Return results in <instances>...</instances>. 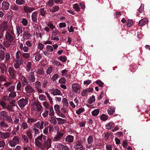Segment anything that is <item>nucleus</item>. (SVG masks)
Segmentation results:
<instances>
[{"instance_id": "f257e3e1", "label": "nucleus", "mask_w": 150, "mask_h": 150, "mask_svg": "<svg viewBox=\"0 0 150 150\" xmlns=\"http://www.w3.org/2000/svg\"><path fill=\"white\" fill-rule=\"evenodd\" d=\"M14 35L13 31H11V33L8 32H6L5 37L6 40H8L10 42H13L14 40L13 35Z\"/></svg>"}, {"instance_id": "f03ea898", "label": "nucleus", "mask_w": 150, "mask_h": 150, "mask_svg": "<svg viewBox=\"0 0 150 150\" xmlns=\"http://www.w3.org/2000/svg\"><path fill=\"white\" fill-rule=\"evenodd\" d=\"M33 106L34 107V110L38 112L40 111L42 108V105H40L39 102H34L33 105Z\"/></svg>"}, {"instance_id": "7ed1b4c3", "label": "nucleus", "mask_w": 150, "mask_h": 150, "mask_svg": "<svg viewBox=\"0 0 150 150\" xmlns=\"http://www.w3.org/2000/svg\"><path fill=\"white\" fill-rule=\"evenodd\" d=\"M28 101L26 99L22 98L18 101V103L20 107H24L27 104Z\"/></svg>"}, {"instance_id": "20e7f679", "label": "nucleus", "mask_w": 150, "mask_h": 150, "mask_svg": "<svg viewBox=\"0 0 150 150\" xmlns=\"http://www.w3.org/2000/svg\"><path fill=\"white\" fill-rule=\"evenodd\" d=\"M33 88L29 85H27L25 88V92L27 93H31L34 91Z\"/></svg>"}, {"instance_id": "39448f33", "label": "nucleus", "mask_w": 150, "mask_h": 150, "mask_svg": "<svg viewBox=\"0 0 150 150\" xmlns=\"http://www.w3.org/2000/svg\"><path fill=\"white\" fill-rule=\"evenodd\" d=\"M51 142L50 139H48L46 141H45L43 144V149L46 147L47 149H48L51 147Z\"/></svg>"}, {"instance_id": "423d86ee", "label": "nucleus", "mask_w": 150, "mask_h": 150, "mask_svg": "<svg viewBox=\"0 0 150 150\" xmlns=\"http://www.w3.org/2000/svg\"><path fill=\"white\" fill-rule=\"evenodd\" d=\"M34 74V72H32L28 77V79L30 83H32L35 82V77Z\"/></svg>"}, {"instance_id": "0eeeda50", "label": "nucleus", "mask_w": 150, "mask_h": 150, "mask_svg": "<svg viewBox=\"0 0 150 150\" xmlns=\"http://www.w3.org/2000/svg\"><path fill=\"white\" fill-rule=\"evenodd\" d=\"M23 9L25 12L28 14V13H30L35 9L34 7H31L25 5L23 7Z\"/></svg>"}, {"instance_id": "6e6552de", "label": "nucleus", "mask_w": 150, "mask_h": 150, "mask_svg": "<svg viewBox=\"0 0 150 150\" xmlns=\"http://www.w3.org/2000/svg\"><path fill=\"white\" fill-rule=\"evenodd\" d=\"M63 136V133L58 131L56 136L54 137L53 139L54 141H59Z\"/></svg>"}, {"instance_id": "1a4fd4ad", "label": "nucleus", "mask_w": 150, "mask_h": 150, "mask_svg": "<svg viewBox=\"0 0 150 150\" xmlns=\"http://www.w3.org/2000/svg\"><path fill=\"white\" fill-rule=\"evenodd\" d=\"M7 22H4L0 24V30L2 32L6 30L8 28Z\"/></svg>"}, {"instance_id": "9d476101", "label": "nucleus", "mask_w": 150, "mask_h": 150, "mask_svg": "<svg viewBox=\"0 0 150 150\" xmlns=\"http://www.w3.org/2000/svg\"><path fill=\"white\" fill-rule=\"evenodd\" d=\"M93 141V137L91 136H90L88 138V145H86V147L87 148H90L91 146Z\"/></svg>"}, {"instance_id": "9b49d317", "label": "nucleus", "mask_w": 150, "mask_h": 150, "mask_svg": "<svg viewBox=\"0 0 150 150\" xmlns=\"http://www.w3.org/2000/svg\"><path fill=\"white\" fill-rule=\"evenodd\" d=\"M11 135L9 132L3 133L0 131V137L3 139H6L9 137Z\"/></svg>"}, {"instance_id": "f8f14e48", "label": "nucleus", "mask_w": 150, "mask_h": 150, "mask_svg": "<svg viewBox=\"0 0 150 150\" xmlns=\"http://www.w3.org/2000/svg\"><path fill=\"white\" fill-rule=\"evenodd\" d=\"M148 20L146 18H144L140 20L138 23V25L139 26H142L146 24Z\"/></svg>"}, {"instance_id": "ddd939ff", "label": "nucleus", "mask_w": 150, "mask_h": 150, "mask_svg": "<svg viewBox=\"0 0 150 150\" xmlns=\"http://www.w3.org/2000/svg\"><path fill=\"white\" fill-rule=\"evenodd\" d=\"M83 147V146L81 141H77L76 143L74 148L75 150H77L79 149H81Z\"/></svg>"}, {"instance_id": "4468645a", "label": "nucleus", "mask_w": 150, "mask_h": 150, "mask_svg": "<svg viewBox=\"0 0 150 150\" xmlns=\"http://www.w3.org/2000/svg\"><path fill=\"white\" fill-rule=\"evenodd\" d=\"M72 87L74 91L77 92L81 88L80 85L77 83H74L72 85Z\"/></svg>"}, {"instance_id": "2eb2a0df", "label": "nucleus", "mask_w": 150, "mask_h": 150, "mask_svg": "<svg viewBox=\"0 0 150 150\" xmlns=\"http://www.w3.org/2000/svg\"><path fill=\"white\" fill-rule=\"evenodd\" d=\"M23 62V60L21 59L16 60L15 62L14 65V67L16 69L18 68L19 67V66Z\"/></svg>"}, {"instance_id": "dca6fc26", "label": "nucleus", "mask_w": 150, "mask_h": 150, "mask_svg": "<svg viewBox=\"0 0 150 150\" xmlns=\"http://www.w3.org/2000/svg\"><path fill=\"white\" fill-rule=\"evenodd\" d=\"M44 124V122L43 121H41V122L39 121L36 123L34 125V127L40 129H42L43 128Z\"/></svg>"}, {"instance_id": "f3484780", "label": "nucleus", "mask_w": 150, "mask_h": 150, "mask_svg": "<svg viewBox=\"0 0 150 150\" xmlns=\"http://www.w3.org/2000/svg\"><path fill=\"white\" fill-rule=\"evenodd\" d=\"M2 5L3 9L6 10L8 9L9 4L6 1H3L2 3Z\"/></svg>"}, {"instance_id": "a211bd4d", "label": "nucleus", "mask_w": 150, "mask_h": 150, "mask_svg": "<svg viewBox=\"0 0 150 150\" xmlns=\"http://www.w3.org/2000/svg\"><path fill=\"white\" fill-rule=\"evenodd\" d=\"M51 38V39L52 40H59V38L57 35V33L55 32H53Z\"/></svg>"}, {"instance_id": "6ab92c4d", "label": "nucleus", "mask_w": 150, "mask_h": 150, "mask_svg": "<svg viewBox=\"0 0 150 150\" xmlns=\"http://www.w3.org/2000/svg\"><path fill=\"white\" fill-rule=\"evenodd\" d=\"M37 13L36 12H34L32 15V19L33 21L37 23Z\"/></svg>"}, {"instance_id": "aec40b11", "label": "nucleus", "mask_w": 150, "mask_h": 150, "mask_svg": "<svg viewBox=\"0 0 150 150\" xmlns=\"http://www.w3.org/2000/svg\"><path fill=\"white\" fill-rule=\"evenodd\" d=\"M57 148L60 150H69V148L68 147L62 144H59Z\"/></svg>"}, {"instance_id": "412c9836", "label": "nucleus", "mask_w": 150, "mask_h": 150, "mask_svg": "<svg viewBox=\"0 0 150 150\" xmlns=\"http://www.w3.org/2000/svg\"><path fill=\"white\" fill-rule=\"evenodd\" d=\"M54 109L56 111V112L58 115H59L60 116V114L59 111V105H55L54 106ZM61 115H62V117H65V115H62V114H61Z\"/></svg>"}, {"instance_id": "4be33fe9", "label": "nucleus", "mask_w": 150, "mask_h": 150, "mask_svg": "<svg viewBox=\"0 0 150 150\" xmlns=\"http://www.w3.org/2000/svg\"><path fill=\"white\" fill-rule=\"evenodd\" d=\"M51 93L54 95H60L61 92L58 89H56L55 90H52Z\"/></svg>"}, {"instance_id": "5701e85b", "label": "nucleus", "mask_w": 150, "mask_h": 150, "mask_svg": "<svg viewBox=\"0 0 150 150\" xmlns=\"http://www.w3.org/2000/svg\"><path fill=\"white\" fill-rule=\"evenodd\" d=\"M35 143L36 145L39 148L43 149V146L42 143L37 139H35Z\"/></svg>"}, {"instance_id": "b1692460", "label": "nucleus", "mask_w": 150, "mask_h": 150, "mask_svg": "<svg viewBox=\"0 0 150 150\" xmlns=\"http://www.w3.org/2000/svg\"><path fill=\"white\" fill-rule=\"evenodd\" d=\"M73 137L72 136L69 135L65 139L66 142H71L73 141Z\"/></svg>"}, {"instance_id": "393cba45", "label": "nucleus", "mask_w": 150, "mask_h": 150, "mask_svg": "<svg viewBox=\"0 0 150 150\" xmlns=\"http://www.w3.org/2000/svg\"><path fill=\"white\" fill-rule=\"evenodd\" d=\"M5 53L2 50L0 51V62L2 61L4 58Z\"/></svg>"}, {"instance_id": "a878e982", "label": "nucleus", "mask_w": 150, "mask_h": 150, "mask_svg": "<svg viewBox=\"0 0 150 150\" xmlns=\"http://www.w3.org/2000/svg\"><path fill=\"white\" fill-rule=\"evenodd\" d=\"M7 40L4 42V45L6 47H9L10 46L12 45L11 42Z\"/></svg>"}, {"instance_id": "bb28decb", "label": "nucleus", "mask_w": 150, "mask_h": 150, "mask_svg": "<svg viewBox=\"0 0 150 150\" xmlns=\"http://www.w3.org/2000/svg\"><path fill=\"white\" fill-rule=\"evenodd\" d=\"M8 71L11 75H13L16 73L15 71L12 67H10L8 69Z\"/></svg>"}, {"instance_id": "cd10ccee", "label": "nucleus", "mask_w": 150, "mask_h": 150, "mask_svg": "<svg viewBox=\"0 0 150 150\" xmlns=\"http://www.w3.org/2000/svg\"><path fill=\"white\" fill-rule=\"evenodd\" d=\"M21 80L22 82V85H27L28 84L27 79L24 76H22L21 78Z\"/></svg>"}, {"instance_id": "c85d7f7f", "label": "nucleus", "mask_w": 150, "mask_h": 150, "mask_svg": "<svg viewBox=\"0 0 150 150\" xmlns=\"http://www.w3.org/2000/svg\"><path fill=\"white\" fill-rule=\"evenodd\" d=\"M115 111V108H113L110 107L108 110V112L110 115H112Z\"/></svg>"}, {"instance_id": "c756f323", "label": "nucleus", "mask_w": 150, "mask_h": 150, "mask_svg": "<svg viewBox=\"0 0 150 150\" xmlns=\"http://www.w3.org/2000/svg\"><path fill=\"white\" fill-rule=\"evenodd\" d=\"M22 138L23 140V141L24 142L28 143L29 142V140L28 137L25 135H23L22 136Z\"/></svg>"}, {"instance_id": "7c9ffc66", "label": "nucleus", "mask_w": 150, "mask_h": 150, "mask_svg": "<svg viewBox=\"0 0 150 150\" xmlns=\"http://www.w3.org/2000/svg\"><path fill=\"white\" fill-rule=\"evenodd\" d=\"M113 123L112 122H110L105 125L106 129H110L111 127H113Z\"/></svg>"}, {"instance_id": "2f4dec72", "label": "nucleus", "mask_w": 150, "mask_h": 150, "mask_svg": "<svg viewBox=\"0 0 150 150\" xmlns=\"http://www.w3.org/2000/svg\"><path fill=\"white\" fill-rule=\"evenodd\" d=\"M20 138L18 137L17 136H15L13 138V141L14 142V143L16 144H18L19 142Z\"/></svg>"}, {"instance_id": "473e14b6", "label": "nucleus", "mask_w": 150, "mask_h": 150, "mask_svg": "<svg viewBox=\"0 0 150 150\" xmlns=\"http://www.w3.org/2000/svg\"><path fill=\"white\" fill-rule=\"evenodd\" d=\"M7 112L5 111H3L1 112L0 113V116L4 119L6 117Z\"/></svg>"}, {"instance_id": "72a5a7b5", "label": "nucleus", "mask_w": 150, "mask_h": 150, "mask_svg": "<svg viewBox=\"0 0 150 150\" xmlns=\"http://www.w3.org/2000/svg\"><path fill=\"white\" fill-rule=\"evenodd\" d=\"M16 31L18 36H19L20 34L22 33V29L20 27L18 26L16 27Z\"/></svg>"}, {"instance_id": "f704fd0d", "label": "nucleus", "mask_w": 150, "mask_h": 150, "mask_svg": "<svg viewBox=\"0 0 150 150\" xmlns=\"http://www.w3.org/2000/svg\"><path fill=\"white\" fill-rule=\"evenodd\" d=\"M0 125L1 127H8V124L4 121H1L0 122Z\"/></svg>"}, {"instance_id": "c9c22d12", "label": "nucleus", "mask_w": 150, "mask_h": 150, "mask_svg": "<svg viewBox=\"0 0 150 150\" xmlns=\"http://www.w3.org/2000/svg\"><path fill=\"white\" fill-rule=\"evenodd\" d=\"M58 123L59 124H62L66 122V120L60 118H57Z\"/></svg>"}, {"instance_id": "e433bc0d", "label": "nucleus", "mask_w": 150, "mask_h": 150, "mask_svg": "<svg viewBox=\"0 0 150 150\" xmlns=\"http://www.w3.org/2000/svg\"><path fill=\"white\" fill-rule=\"evenodd\" d=\"M59 9V8L57 6H55L53 8L50 9V11L52 13L58 11Z\"/></svg>"}, {"instance_id": "4c0bfd02", "label": "nucleus", "mask_w": 150, "mask_h": 150, "mask_svg": "<svg viewBox=\"0 0 150 150\" xmlns=\"http://www.w3.org/2000/svg\"><path fill=\"white\" fill-rule=\"evenodd\" d=\"M62 102L63 103V105L66 107H68L69 105L67 100L65 98H64L62 100Z\"/></svg>"}, {"instance_id": "58836bf2", "label": "nucleus", "mask_w": 150, "mask_h": 150, "mask_svg": "<svg viewBox=\"0 0 150 150\" xmlns=\"http://www.w3.org/2000/svg\"><path fill=\"white\" fill-rule=\"evenodd\" d=\"M25 2V0H16V3L18 5H22L24 4Z\"/></svg>"}, {"instance_id": "ea45409f", "label": "nucleus", "mask_w": 150, "mask_h": 150, "mask_svg": "<svg viewBox=\"0 0 150 150\" xmlns=\"http://www.w3.org/2000/svg\"><path fill=\"white\" fill-rule=\"evenodd\" d=\"M99 111L98 109L95 110L92 112V115L93 116H97L99 113Z\"/></svg>"}, {"instance_id": "a19ab883", "label": "nucleus", "mask_w": 150, "mask_h": 150, "mask_svg": "<svg viewBox=\"0 0 150 150\" xmlns=\"http://www.w3.org/2000/svg\"><path fill=\"white\" fill-rule=\"evenodd\" d=\"M46 50L47 51L52 52L53 50V47L50 45H47L46 47Z\"/></svg>"}, {"instance_id": "79ce46f5", "label": "nucleus", "mask_w": 150, "mask_h": 150, "mask_svg": "<svg viewBox=\"0 0 150 150\" xmlns=\"http://www.w3.org/2000/svg\"><path fill=\"white\" fill-rule=\"evenodd\" d=\"M26 134L30 139L32 138L33 136L31 131H29V130L28 131L26 132Z\"/></svg>"}, {"instance_id": "37998d69", "label": "nucleus", "mask_w": 150, "mask_h": 150, "mask_svg": "<svg viewBox=\"0 0 150 150\" xmlns=\"http://www.w3.org/2000/svg\"><path fill=\"white\" fill-rule=\"evenodd\" d=\"M49 121L51 123H53L54 125L56 124L57 123L56 120L54 117L50 118L49 119Z\"/></svg>"}, {"instance_id": "c03bdc74", "label": "nucleus", "mask_w": 150, "mask_h": 150, "mask_svg": "<svg viewBox=\"0 0 150 150\" xmlns=\"http://www.w3.org/2000/svg\"><path fill=\"white\" fill-rule=\"evenodd\" d=\"M22 56L24 58L27 59L29 58L30 54L29 53H24L22 54Z\"/></svg>"}, {"instance_id": "a18cd8bd", "label": "nucleus", "mask_w": 150, "mask_h": 150, "mask_svg": "<svg viewBox=\"0 0 150 150\" xmlns=\"http://www.w3.org/2000/svg\"><path fill=\"white\" fill-rule=\"evenodd\" d=\"M10 59V55L9 53H6L5 55L6 62H7L9 61Z\"/></svg>"}, {"instance_id": "49530a36", "label": "nucleus", "mask_w": 150, "mask_h": 150, "mask_svg": "<svg viewBox=\"0 0 150 150\" xmlns=\"http://www.w3.org/2000/svg\"><path fill=\"white\" fill-rule=\"evenodd\" d=\"M5 108H6L7 110L10 111H14L13 109V106L7 105L6 106Z\"/></svg>"}, {"instance_id": "de8ad7c7", "label": "nucleus", "mask_w": 150, "mask_h": 150, "mask_svg": "<svg viewBox=\"0 0 150 150\" xmlns=\"http://www.w3.org/2000/svg\"><path fill=\"white\" fill-rule=\"evenodd\" d=\"M38 73L40 75H41L43 74H44V71L42 68H40L38 69Z\"/></svg>"}, {"instance_id": "09e8293b", "label": "nucleus", "mask_w": 150, "mask_h": 150, "mask_svg": "<svg viewBox=\"0 0 150 150\" xmlns=\"http://www.w3.org/2000/svg\"><path fill=\"white\" fill-rule=\"evenodd\" d=\"M95 101V97L94 96H92V97L90 98L89 100V103L91 104Z\"/></svg>"}, {"instance_id": "8fccbe9b", "label": "nucleus", "mask_w": 150, "mask_h": 150, "mask_svg": "<svg viewBox=\"0 0 150 150\" xmlns=\"http://www.w3.org/2000/svg\"><path fill=\"white\" fill-rule=\"evenodd\" d=\"M59 59L62 61L63 62H65L67 60V58L65 56H60L59 58Z\"/></svg>"}, {"instance_id": "3c124183", "label": "nucleus", "mask_w": 150, "mask_h": 150, "mask_svg": "<svg viewBox=\"0 0 150 150\" xmlns=\"http://www.w3.org/2000/svg\"><path fill=\"white\" fill-rule=\"evenodd\" d=\"M110 136V133L108 132L105 133H104V140H107Z\"/></svg>"}, {"instance_id": "603ef678", "label": "nucleus", "mask_w": 150, "mask_h": 150, "mask_svg": "<svg viewBox=\"0 0 150 150\" xmlns=\"http://www.w3.org/2000/svg\"><path fill=\"white\" fill-rule=\"evenodd\" d=\"M133 24V21L129 19V20L127 22V27H129L132 25Z\"/></svg>"}, {"instance_id": "864d4df0", "label": "nucleus", "mask_w": 150, "mask_h": 150, "mask_svg": "<svg viewBox=\"0 0 150 150\" xmlns=\"http://www.w3.org/2000/svg\"><path fill=\"white\" fill-rule=\"evenodd\" d=\"M36 121V119L34 118H28V120L27 122H28L31 123L33 122H35Z\"/></svg>"}, {"instance_id": "5fc2aeb1", "label": "nucleus", "mask_w": 150, "mask_h": 150, "mask_svg": "<svg viewBox=\"0 0 150 150\" xmlns=\"http://www.w3.org/2000/svg\"><path fill=\"white\" fill-rule=\"evenodd\" d=\"M49 115L50 116H53L54 115V112L52 107H50V108Z\"/></svg>"}, {"instance_id": "6e6d98bb", "label": "nucleus", "mask_w": 150, "mask_h": 150, "mask_svg": "<svg viewBox=\"0 0 150 150\" xmlns=\"http://www.w3.org/2000/svg\"><path fill=\"white\" fill-rule=\"evenodd\" d=\"M35 88H40L41 86L40 82L39 81H37L35 83Z\"/></svg>"}, {"instance_id": "4d7b16f0", "label": "nucleus", "mask_w": 150, "mask_h": 150, "mask_svg": "<svg viewBox=\"0 0 150 150\" xmlns=\"http://www.w3.org/2000/svg\"><path fill=\"white\" fill-rule=\"evenodd\" d=\"M66 79L64 77H62L59 80V83H65Z\"/></svg>"}, {"instance_id": "13d9d810", "label": "nucleus", "mask_w": 150, "mask_h": 150, "mask_svg": "<svg viewBox=\"0 0 150 150\" xmlns=\"http://www.w3.org/2000/svg\"><path fill=\"white\" fill-rule=\"evenodd\" d=\"M40 11L41 15L43 16H45V12L44 8H40Z\"/></svg>"}, {"instance_id": "bf43d9fd", "label": "nucleus", "mask_w": 150, "mask_h": 150, "mask_svg": "<svg viewBox=\"0 0 150 150\" xmlns=\"http://www.w3.org/2000/svg\"><path fill=\"white\" fill-rule=\"evenodd\" d=\"M11 8L13 11H16L18 10V8L17 6H11Z\"/></svg>"}, {"instance_id": "052dcab7", "label": "nucleus", "mask_w": 150, "mask_h": 150, "mask_svg": "<svg viewBox=\"0 0 150 150\" xmlns=\"http://www.w3.org/2000/svg\"><path fill=\"white\" fill-rule=\"evenodd\" d=\"M21 127L23 129H25L28 128V125L25 122H23L21 126Z\"/></svg>"}, {"instance_id": "680f3d73", "label": "nucleus", "mask_w": 150, "mask_h": 150, "mask_svg": "<svg viewBox=\"0 0 150 150\" xmlns=\"http://www.w3.org/2000/svg\"><path fill=\"white\" fill-rule=\"evenodd\" d=\"M74 9L76 11H79V5L77 4H75L73 6Z\"/></svg>"}, {"instance_id": "e2e57ef3", "label": "nucleus", "mask_w": 150, "mask_h": 150, "mask_svg": "<svg viewBox=\"0 0 150 150\" xmlns=\"http://www.w3.org/2000/svg\"><path fill=\"white\" fill-rule=\"evenodd\" d=\"M45 94L47 95V97L49 99L50 102L51 103H52V99L50 96L49 94L47 92H46L45 93Z\"/></svg>"}, {"instance_id": "0e129e2a", "label": "nucleus", "mask_w": 150, "mask_h": 150, "mask_svg": "<svg viewBox=\"0 0 150 150\" xmlns=\"http://www.w3.org/2000/svg\"><path fill=\"white\" fill-rule=\"evenodd\" d=\"M41 58V55L40 54H37L35 57V59L37 61L40 60Z\"/></svg>"}, {"instance_id": "69168bd1", "label": "nucleus", "mask_w": 150, "mask_h": 150, "mask_svg": "<svg viewBox=\"0 0 150 150\" xmlns=\"http://www.w3.org/2000/svg\"><path fill=\"white\" fill-rule=\"evenodd\" d=\"M21 84L20 82H18L17 85V90L18 91H20L21 90Z\"/></svg>"}, {"instance_id": "338daca9", "label": "nucleus", "mask_w": 150, "mask_h": 150, "mask_svg": "<svg viewBox=\"0 0 150 150\" xmlns=\"http://www.w3.org/2000/svg\"><path fill=\"white\" fill-rule=\"evenodd\" d=\"M8 143L11 147L15 146L16 144L13 140H11L9 141Z\"/></svg>"}, {"instance_id": "774afa93", "label": "nucleus", "mask_w": 150, "mask_h": 150, "mask_svg": "<svg viewBox=\"0 0 150 150\" xmlns=\"http://www.w3.org/2000/svg\"><path fill=\"white\" fill-rule=\"evenodd\" d=\"M39 98L42 100H45L46 99L45 97L43 95H40Z\"/></svg>"}]
</instances>
